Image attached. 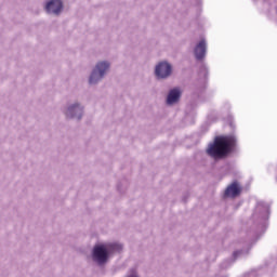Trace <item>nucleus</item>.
<instances>
[{
    "label": "nucleus",
    "instance_id": "obj_3",
    "mask_svg": "<svg viewBox=\"0 0 277 277\" xmlns=\"http://www.w3.org/2000/svg\"><path fill=\"white\" fill-rule=\"evenodd\" d=\"M109 70H111V62L103 60L95 63L88 77L89 85H98L109 75Z\"/></svg>",
    "mask_w": 277,
    "mask_h": 277
},
{
    "label": "nucleus",
    "instance_id": "obj_10",
    "mask_svg": "<svg viewBox=\"0 0 277 277\" xmlns=\"http://www.w3.org/2000/svg\"><path fill=\"white\" fill-rule=\"evenodd\" d=\"M267 213H269V206L263 201H259L255 207V215L259 214L261 217H266Z\"/></svg>",
    "mask_w": 277,
    "mask_h": 277
},
{
    "label": "nucleus",
    "instance_id": "obj_6",
    "mask_svg": "<svg viewBox=\"0 0 277 277\" xmlns=\"http://www.w3.org/2000/svg\"><path fill=\"white\" fill-rule=\"evenodd\" d=\"M43 10L52 16H60L64 12V0H45Z\"/></svg>",
    "mask_w": 277,
    "mask_h": 277
},
{
    "label": "nucleus",
    "instance_id": "obj_4",
    "mask_svg": "<svg viewBox=\"0 0 277 277\" xmlns=\"http://www.w3.org/2000/svg\"><path fill=\"white\" fill-rule=\"evenodd\" d=\"M63 114L67 120H82L85 114V106L79 101L68 102L63 108Z\"/></svg>",
    "mask_w": 277,
    "mask_h": 277
},
{
    "label": "nucleus",
    "instance_id": "obj_5",
    "mask_svg": "<svg viewBox=\"0 0 277 277\" xmlns=\"http://www.w3.org/2000/svg\"><path fill=\"white\" fill-rule=\"evenodd\" d=\"M173 67L168 61L158 62L154 68V75L158 81H166L172 77Z\"/></svg>",
    "mask_w": 277,
    "mask_h": 277
},
{
    "label": "nucleus",
    "instance_id": "obj_1",
    "mask_svg": "<svg viewBox=\"0 0 277 277\" xmlns=\"http://www.w3.org/2000/svg\"><path fill=\"white\" fill-rule=\"evenodd\" d=\"M123 249L120 242H100L93 247L92 261L95 265L103 267L109 263L114 254H119Z\"/></svg>",
    "mask_w": 277,
    "mask_h": 277
},
{
    "label": "nucleus",
    "instance_id": "obj_9",
    "mask_svg": "<svg viewBox=\"0 0 277 277\" xmlns=\"http://www.w3.org/2000/svg\"><path fill=\"white\" fill-rule=\"evenodd\" d=\"M241 194V186H239L238 182L232 183L227 188L225 189L224 197L225 198H237Z\"/></svg>",
    "mask_w": 277,
    "mask_h": 277
},
{
    "label": "nucleus",
    "instance_id": "obj_11",
    "mask_svg": "<svg viewBox=\"0 0 277 277\" xmlns=\"http://www.w3.org/2000/svg\"><path fill=\"white\" fill-rule=\"evenodd\" d=\"M238 254H241V251H236V252H234V259H237V255Z\"/></svg>",
    "mask_w": 277,
    "mask_h": 277
},
{
    "label": "nucleus",
    "instance_id": "obj_7",
    "mask_svg": "<svg viewBox=\"0 0 277 277\" xmlns=\"http://www.w3.org/2000/svg\"><path fill=\"white\" fill-rule=\"evenodd\" d=\"M195 57L199 62H202L207 57V40L201 39L194 49Z\"/></svg>",
    "mask_w": 277,
    "mask_h": 277
},
{
    "label": "nucleus",
    "instance_id": "obj_2",
    "mask_svg": "<svg viewBox=\"0 0 277 277\" xmlns=\"http://www.w3.org/2000/svg\"><path fill=\"white\" fill-rule=\"evenodd\" d=\"M237 144V137L234 135L216 136L214 142L209 145L207 153L212 159H224L233 153Z\"/></svg>",
    "mask_w": 277,
    "mask_h": 277
},
{
    "label": "nucleus",
    "instance_id": "obj_8",
    "mask_svg": "<svg viewBox=\"0 0 277 277\" xmlns=\"http://www.w3.org/2000/svg\"><path fill=\"white\" fill-rule=\"evenodd\" d=\"M181 89L180 88H173L169 91L166 100L167 105H176L179 101H181Z\"/></svg>",
    "mask_w": 277,
    "mask_h": 277
}]
</instances>
